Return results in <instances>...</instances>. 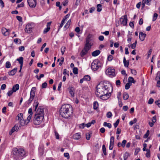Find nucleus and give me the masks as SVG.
Returning a JSON list of instances; mask_svg holds the SVG:
<instances>
[{"label":"nucleus","instance_id":"obj_41","mask_svg":"<svg viewBox=\"0 0 160 160\" xmlns=\"http://www.w3.org/2000/svg\"><path fill=\"white\" fill-rule=\"evenodd\" d=\"M50 29V27H48L47 28H46L44 29L43 30V33H46L47 32H48L49 31Z\"/></svg>","mask_w":160,"mask_h":160},{"label":"nucleus","instance_id":"obj_56","mask_svg":"<svg viewBox=\"0 0 160 160\" xmlns=\"http://www.w3.org/2000/svg\"><path fill=\"white\" fill-rule=\"evenodd\" d=\"M140 149L139 148H137L135 149V152H134V154L135 155H137L138 152L140 151Z\"/></svg>","mask_w":160,"mask_h":160},{"label":"nucleus","instance_id":"obj_59","mask_svg":"<svg viewBox=\"0 0 160 160\" xmlns=\"http://www.w3.org/2000/svg\"><path fill=\"white\" fill-rule=\"evenodd\" d=\"M24 49V47L23 46H20L19 48V50L20 51H23Z\"/></svg>","mask_w":160,"mask_h":160},{"label":"nucleus","instance_id":"obj_42","mask_svg":"<svg viewBox=\"0 0 160 160\" xmlns=\"http://www.w3.org/2000/svg\"><path fill=\"white\" fill-rule=\"evenodd\" d=\"M36 88L35 87H33L32 88L30 91V93L35 94Z\"/></svg>","mask_w":160,"mask_h":160},{"label":"nucleus","instance_id":"obj_63","mask_svg":"<svg viewBox=\"0 0 160 160\" xmlns=\"http://www.w3.org/2000/svg\"><path fill=\"white\" fill-rule=\"evenodd\" d=\"M104 39V36H100L98 37V39L100 41H102Z\"/></svg>","mask_w":160,"mask_h":160},{"label":"nucleus","instance_id":"obj_64","mask_svg":"<svg viewBox=\"0 0 160 160\" xmlns=\"http://www.w3.org/2000/svg\"><path fill=\"white\" fill-rule=\"evenodd\" d=\"M6 87V84H3L2 85V86H1V89L2 90H4L5 89Z\"/></svg>","mask_w":160,"mask_h":160},{"label":"nucleus","instance_id":"obj_23","mask_svg":"<svg viewBox=\"0 0 160 160\" xmlns=\"http://www.w3.org/2000/svg\"><path fill=\"white\" fill-rule=\"evenodd\" d=\"M35 96V94L30 93V97L29 99L28 100V102L29 103H30L33 100V98H34Z\"/></svg>","mask_w":160,"mask_h":160},{"label":"nucleus","instance_id":"obj_25","mask_svg":"<svg viewBox=\"0 0 160 160\" xmlns=\"http://www.w3.org/2000/svg\"><path fill=\"white\" fill-rule=\"evenodd\" d=\"M129 98L128 94L126 92H124L123 93V99L124 100H127Z\"/></svg>","mask_w":160,"mask_h":160},{"label":"nucleus","instance_id":"obj_35","mask_svg":"<svg viewBox=\"0 0 160 160\" xmlns=\"http://www.w3.org/2000/svg\"><path fill=\"white\" fill-rule=\"evenodd\" d=\"M158 16V15L157 13H154V14L153 15V16L152 21H155L157 19Z\"/></svg>","mask_w":160,"mask_h":160},{"label":"nucleus","instance_id":"obj_2","mask_svg":"<svg viewBox=\"0 0 160 160\" xmlns=\"http://www.w3.org/2000/svg\"><path fill=\"white\" fill-rule=\"evenodd\" d=\"M70 105L66 104L62 105L60 110V114L63 118H68L70 117L72 113L70 110L72 109Z\"/></svg>","mask_w":160,"mask_h":160},{"label":"nucleus","instance_id":"obj_30","mask_svg":"<svg viewBox=\"0 0 160 160\" xmlns=\"http://www.w3.org/2000/svg\"><path fill=\"white\" fill-rule=\"evenodd\" d=\"M39 102L36 101V100H35L34 103H33V106L35 107V111H36L38 106Z\"/></svg>","mask_w":160,"mask_h":160},{"label":"nucleus","instance_id":"obj_48","mask_svg":"<svg viewBox=\"0 0 160 160\" xmlns=\"http://www.w3.org/2000/svg\"><path fill=\"white\" fill-rule=\"evenodd\" d=\"M47 83L46 82H44L42 84V88H47Z\"/></svg>","mask_w":160,"mask_h":160},{"label":"nucleus","instance_id":"obj_29","mask_svg":"<svg viewBox=\"0 0 160 160\" xmlns=\"http://www.w3.org/2000/svg\"><path fill=\"white\" fill-rule=\"evenodd\" d=\"M83 78L85 81H90L91 80V77L88 75H85Z\"/></svg>","mask_w":160,"mask_h":160},{"label":"nucleus","instance_id":"obj_51","mask_svg":"<svg viewBox=\"0 0 160 160\" xmlns=\"http://www.w3.org/2000/svg\"><path fill=\"white\" fill-rule=\"evenodd\" d=\"M149 135V131L148 130L146 133L144 135L143 138H147Z\"/></svg>","mask_w":160,"mask_h":160},{"label":"nucleus","instance_id":"obj_28","mask_svg":"<svg viewBox=\"0 0 160 160\" xmlns=\"http://www.w3.org/2000/svg\"><path fill=\"white\" fill-rule=\"evenodd\" d=\"M103 125L104 127H107L109 128H110L112 127V125L110 123H108L106 122H104L103 123Z\"/></svg>","mask_w":160,"mask_h":160},{"label":"nucleus","instance_id":"obj_26","mask_svg":"<svg viewBox=\"0 0 160 160\" xmlns=\"http://www.w3.org/2000/svg\"><path fill=\"white\" fill-rule=\"evenodd\" d=\"M73 88L72 87H69L68 89L70 94L72 96H73L74 95V93L73 90Z\"/></svg>","mask_w":160,"mask_h":160},{"label":"nucleus","instance_id":"obj_8","mask_svg":"<svg viewBox=\"0 0 160 160\" xmlns=\"http://www.w3.org/2000/svg\"><path fill=\"white\" fill-rule=\"evenodd\" d=\"M17 118L21 126L25 125V120L23 119V114L22 113L18 114L17 116Z\"/></svg>","mask_w":160,"mask_h":160},{"label":"nucleus","instance_id":"obj_50","mask_svg":"<svg viewBox=\"0 0 160 160\" xmlns=\"http://www.w3.org/2000/svg\"><path fill=\"white\" fill-rule=\"evenodd\" d=\"M146 1V3L147 5L149 6L151 5L152 0H145Z\"/></svg>","mask_w":160,"mask_h":160},{"label":"nucleus","instance_id":"obj_3","mask_svg":"<svg viewBox=\"0 0 160 160\" xmlns=\"http://www.w3.org/2000/svg\"><path fill=\"white\" fill-rule=\"evenodd\" d=\"M33 119L34 124L38 125H39L42 122L44 118V113L43 108L39 107Z\"/></svg>","mask_w":160,"mask_h":160},{"label":"nucleus","instance_id":"obj_15","mask_svg":"<svg viewBox=\"0 0 160 160\" xmlns=\"http://www.w3.org/2000/svg\"><path fill=\"white\" fill-rule=\"evenodd\" d=\"M146 36V34L143 33L142 32H140L139 34V38L141 41H143Z\"/></svg>","mask_w":160,"mask_h":160},{"label":"nucleus","instance_id":"obj_1","mask_svg":"<svg viewBox=\"0 0 160 160\" xmlns=\"http://www.w3.org/2000/svg\"><path fill=\"white\" fill-rule=\"evenodd\" d=\"M112 91V87L108 82H104L103 83L99 84L97 87L96 95L103 100L108 99Z\"/></svg>","mask_w":160,"mask_h":160},{"label":"nucleus","instance_id":"obj_43","mask_svg":"<svg viewBox=\"0 0 160 160\" xmlns=\"http://www.w3.org/2000/svg\"><path fill=\"white\" fill-rule=\"evenodd\" d=\"M66 49V48L64 46L62 47L61 48V51L62 52V55H63L64 52L65 51V50Z\"/></svg>","mask_w":160,"mask_h":160},{"label":"nucleus","instance_id":"obj_33","mask_svg":"<svg viewBox=\"0 0 160 160\" xmlns=\"http://www.w3.org/2000/svg\"><path fill=\"white\" fill-rule=\"evenodd\" d=\"M102 150L103 151V154L105 155H107V152H106V148L105 147V145L103 144L102 145Z\"/></svg>","mask_w":160,"mask_h":160},{"label":"nucleus","instance_id":"obj_36","mask_svg":"<svg viewBox=\"0 0 160 160\" xmlns=\"http://www.w3.org/2000/svg\"><path fill=\"white\" fill-rule=\"evenodd\" d=\"M137 122V119L136 118H134L133 120L129 122V125L131 126L133 124Z\"/></svg>","mask_w":160,"mask_h":160},{"label":"nucleus","instance_id":"obj_61","mask_svg":"<svg viewBox=\"0 0 160 160\" xmlns=\"http://www.w3.org/2000/svg\"><path fill=\"white\" fill-rule=\"evenodd\" d=\"M46 46V43H44L43 45H42V46L41 48V49H40V51H42L43 50V48H44Z\"/></svg>","mask_w":160,"mask_h":160},{"label":"nucleus","instance_id":"obj_57","mask_svg":"<svg viewBox=\"0 0 160 160\" xmlns=\"http://www.w3.org/2000/svg\"><path fill=\"white\" fill-rule=\"evenodd\" d=\"M17 19L19 22H22V18L21 17L19 16H17L16 17Z\"/></svg>","mask_w":160,"mask_h":160},{"label":"nucleus","instance_id":"obj_49","mask_svg":"<svg viewBox=\"0 0 160 160\" xmlns=\"http://www.w3.org/2000/svg\"><path fill=\"white\" fill-rule=\"evenodd\" d=\"M131 71L132 74L134 75H135L137 74V72L135 70L131 69Z\"/></svg>","mask_w":160,"mask_h":160},{"label":"nucleus","instance_id":"obj_38","mask_svg":"<svg viewBox=\"0 0 160 160\" xmlns=\"http://www.w3.org/2000/svg\"><path fill=\"white\" fill-rule=\"evenodd\" d=\"M11 66V64L9 61H7L6 62L5 67L6 68H9Z\"/></svg>","mask_w":160,"mask_h":160},{"label":"nucleus","instance_id":"obj_62","mask_svg":"<svg viewBox=\"0 0 160 160\" xmlns=\"http://www.w3.org/2000/svg\"><path fill=\"white\" fill-rule=\"evenodd\" d=\"M113 56L111 55H109L108 58V59L109 61H111L113 59Z\"/></svg>","mask_w":160,"mask_h":160},{"label":"nucleus","instance_id":"obj_4","mask_svg":"<svg viewBox=\"0 0 160 160\" xmlns=\"http://www.w3.org/2000/svg\"><path fill=\"white\" fill-rule=\"evenodd\" d=\"M90 37L88 36L86 38V42L84 48L82 50L80 55L82 57H83L86 55L88 53V51L90 49L92 46V45L90 42Z\"/></svg>","mask_w":160,"mask_h":160},{"label":"nucleus","instance_id":"obj_31","mask_svg":"<svg viewBox=\"0 0 160 160\" xmlns=\"http://www.w3.org/2000/svg\"><path fill=\"white\" fill-rule=\"evenodd\" d=\"M98 104L97 102H94L93 105V108L95 110H96L98 107Z\"/></svg>","mask_w":160,"mask_h":160},{"label":"nucleus","instance_id":"obj_34","mask_svg":"<svg viewBox=\"0 0 160 160\" xmlns=\"http://www.w3.org/2000/svg\"><path fill=\"white\" fill-rule=\"evenodd\" d=\"M137 43V41L136 40L135 42L133 44H130V46L131 48L132 49H134L136 46Z\"/></svg>","mask_w":160,"mask_h":160},{"label":"nucleus","instance_id":"obj_18","mask_svg":"<svg viewBox=\"0 0 160 160\" xmlns=\"http://www.w3.org/2000/svg\"><path fill=\"white\" fill-rule=\"evenodd\" d=\"M81 138V135L80 133H77L74 134L73 136V138L75 140H78Z\"/></svg>","mask_w":160,"mask_h":160},{"label":"nucleus","instance_id":"obj_37","mask_svg":"<svg viewBox=\"0 0 160 160\" xmlns=\"http://www.w3.org/2000/svg\"><path fill=\"white\" fill-rule=\"evenodd\" d=\"M114 138L113 136H111L110 138V144L114 145Z\"/></svg>","mask_w":160,"mask_h":160},{"label":"nucleus","instance_id":"obj_19","mask_svg":"<svg viewBox=\"0 0 160 160\" xmlns=\"http://www.w3.org/2000/svg\"><path fill=\"white\" fill-rule=\"evenodd\" d=\"M18 127V125L17 124L15 125L12 128L11 131L9 132V134L10 135H11L13 132L17 130Z\"/></svg>","mask_w":160,"mask_h":160},{"label":"nucleus","instance_id":"obj_39","mask_svg":"<svg viewBox=\"0 0 160 160\" xmlns=\"http://www.w3.org/2000/svg\"><path fill=\"white\" fill-rule=\"evenodd\" d=\"M129 155V154L127 152H126L125 154H124L123 156V158L124 160H126L128 157Z\"/></svg>","mask_w":160,"mask_h":160},{"label":"nucleus","instance_id":"obj_46","mask_svg":"<svg viewBox=\"0 0 160 160\" xmlns=\"http://www.w3.org/2000/svg\"><path fill=\"white\" fill-rule=\"evenodd\" d=\"M73 72L74 74H76L78 73V69L77 68H74L73 69Z\"/></svg>","mask_w":160,"mask_h":160},{"label":"nucleus","instance_id":"obj_20","mask_svg":"<svg viewBox=\"0 0 160 160\" xmlns=\"http://www.w3.org/2000/svg\"><path fill=\"white\" fill-rule=\"evenodd\" d=\"M123 62L124 66L125 67L128 68L129 65V61L126 60L125 57L123 58Z\"/></svg>","mask_w":160,"mask_h":160},{"label":"nucleus","instance_id":"obj_24","mask_svg":"<svg viewBox=\"0 0 160 160\" xmlns=\"http://www.w3.org/2000/svg\"><path fill=\"white\" fill-rule=\"evenodd\" d=\"M128 82H130L131 84L132 83H135V81L134 80L133 78L132 77H129L128 78Z\"/></svg>","mask_w":160,"mask_h":160},{"label":"nucleus","instance_id":"obj_13","mask_svg":"<svg viewBox=\"0 0 160 160\" xmlns=\"http://www.w3.org/2000/svg\"><path fill=\"white\" fill-rule=\"evenodd\" d=\"M9 30L5 28H2V32L3 34L5 36H7L9 34Z\"/></svg>","mask_w":160,"mask_h":160},{"label":"nucleus","instance_id":"obj_53","mask_svg":"<svg viewBox=\"0 0 160 160\" xmlns=\"http://www.w3.org/2000/svg\"><path fill=\"white\" fill-rule=\"evenodd\" d=\"M115 83L116 85L117 86H120L121 84V82L119 80H118L116 81Z\"/></svg>","mask_w":160,"mask_h":160},{"label":"nucleus","instance_id":"obj_17","mask_svg":"<svg viewBox=\"0 0 160 160\" xmlns=\"http://www.w3.org/2000/svg\"><path fill=\"white\" fill-rule=\"evenodd\" d=\"M16 60L19 63L21 67H22L23 61V58L22 57H20L17 58Z\"/></svg>","mask_w":160,"mask_h":160},{"label":"nucleus","instance_id":"obj_44","mask_svg":"<svg viewBox=\"0 0 160 160\" xmlns=\"http://www.w3.org/2000/svg\"><path fill=\"white\" fill-rule=\"evenodd\" d=\"M146 156L147 158H149L150 157V150H148L147 151V153L146 154Z\"/></svg>","mask_w":160,"mask_h":160},{"label":"nucleus","instance_id":"obj_27","mask_svg":"<svg viewBox=\"0 0 160 160\" xmlns=\"http://www.w3.org/2000/svg\"><path fill=\"white\" fill-rule=\"evenodd\" d=\"M97 11L98 12H100L102 9V6L101 4H99L97 6Z\"/></svg>","mask_w":160,"mask_h":160},{"label":"nucleus","instance_id":"obj_58","mask_svg":"<svg viewBox=\"0 0 160 160\" xmlns=\"http://www.w3.org/2000/svg\"><path fill=\"white\" fill-rule=\"evenodd\" d=\"M64 156L65 157L67 158V159H69V154L68 152L64 153Z\"/></svg>","mask_w":160,"mask_h":160},{"label":"nucleus","instance_id":"obj_47","mask_svg":"<svg viewBox=\"0 0 160 160\" xmlns=\"http://www.w3.org/2000/svg\"><path fill=\"white\" fill-rule=\"evenodd\" d=\"M119 120L118 119H117L116 122L114 123V126L115 128H116L117 127L119 123Z\"/></svg>","mask_w":160,"mask_h":160},{"label":"nucleus","instance_id":"obj_10","mask_svg":"<svg viewBox=\"0 0 160 160\" xmlns=\"http://www.w3.org/2000/svg\"><path fill=\"white\" fill-rule=\"evenodd\" d=\"M29 6L32 8H34L36 6V0H27Z\"/></svg>","mask_w":160,"mask_h":160},{"label":"nucleus","instance_id":"obj_11","mask_svg":"<svg viewBox=\"0 0 160 160\" xmlns=\"http://www.w3.org/2000/svg\"><path fill=\"white\" fill-rule=\"evenodd\" d=\"M32 28L31 24H28L26 26L25 31L28 33H31L32 32Z\"/></svg>","mask_w":160,"mask_h":160},{"label":"nucleus","instance_id":"obj_21","mask_svg":"<svg viewBox=\"0 0 160 160\" xmlns=\"http://www.w3.org/2000/svg\"><path fill=\"white\" fill-rule=\"evenodd\" d=\"M100 53V51L97 50H95L92 52V56L96 57Z\"/></svg>","mask_w":160,"mask_h":160},{"label":"nucleus","instance_id":"obj_45","mask_svg":"<svg viewBox=\"0 0 160 160\" xmlns=\"http://www.w3.org/2000/svg\"><path fill=\"white\" fill-rule=\"evenodd\" d=\"M106 116L108 118H111L112 116V113L111 112H109L107 113Z\"/></svg>","mask_w":160,"mask_h":160},{"label":"nucleus","instance_id":"obj_32","mask_svg":"<svg viewBox=\"0 0 160 160\" xmlns=\"http://www.w3.org/2000/svg\"><path fill=\"white\" fill-rule=\"evenodd\" d=\"M132 85V84H131V83L128 82V83H127L125 85V89L126 90L128 89L129 88L130 86H131Z\"/></svg>","mask_w":160,"mask_h":160},{"label":"nucleus","instance_id":"obj_52","mask_svg":"<svg viewBox=\"0 0 160 160\" xmlns=\"http://www.w3.org/2000/svg\"><path fill=\"white\" fill-rule=\"evenodd\" d=\"M153 101L154 100L152 98H150L148 101V104H151L153 103Z\"/></svg>","mask_w":160,"mask_h":160},{"label":"nucleus","instance_id":"obj_7","mask_svg":"<svg viewBox=\"0 0 160 160\" xmlns=\"http://www.w3.org/2000/svg\"><path fill=\"white\" fill-rule=\"evenodd\" d=\"M120 24L123 26L127 25L128 22V17L126 15L122 16L119 20Z\"/></svg>","mask_w":160,"mask_h":160},{"label":"nucleus","instance_id":"obj_6","mask_svg":"<svg viewBox=\"0 0 160 160\" xmlns=\"http://www.w3.org/2000/svg\"><path fill=\"white\" fill-rule=\"evenodd\" d=\"M101 66L100 62L98 60H95L91 63V68L93 71L97 70Z\"/></svg>","mask_w":160,"mask_h":160},{"label":"nucleus","instance_id":"obj_14","mask_svg":"<svg viewBox=\"0 0 160 160\" xmlns=\"http://www.w3.org/2000/svg\"><path fill=\"white\" fill-rule=\"evenodd\" d=\"M17 86V85L15 86V87L16 88L15 90H14V87H12V90L9 91L7 92V94L8 96H10L12 94L13 92H16V91L18 90V88Z\"/></svg>","mask_w":160,"mask_h":160},{"label":"nucleus","instance_id":"obj_16","mask_svg":"<svg viewBox=\"0 0 160 160\" xmlns=\"http://www.w3.org/2000/svg\"><path fill=\"white\" fill-rule=\"evenodd\" d=\"M17 68H14L12 70L8 72V75L10 76H13L14 75L17 71Z\"/></svg>","mask_w":160,"mask_h":160},{"label":"nucleus","instance_id":"obj_40","mask_svg":"<svg viewBox=\"0 0 160 160\" xmlns=\"http://www.w3.org/2000/svg\"><path fill=\"white\" fill-rule=\"evenodd\" d=\"M127 143V141L125 140H123L121 144V147H122L123 148L125 147V145Z\"/></svg>","mask_w":160,"mask_h":160},{"label":"nucleus","instance_id":"obj_12","mask_svg":"<svg viewBox=\"0 0 160 160\" xmlns=\"http://www.w3.org/2000/svg\"><path fill=\"white\" fill-rule=\"evenodd\" d=\"M70 16V14H67L63 18V19L62 20L61 23L60 24V26H59V27L58 29V32L59 31L60 29L61 28H62L64 23H65V22L67 18H68Z\"/></svg>","mask_w":160,"mask_h":160},{"label":"nucleus","instance_id":"obj_9","mask_svg":"<svg viewBox=\"0 0 160 160\" xmlns=\"http://www.w3.org/2000/svg\"><path fill=\"white\" fill-rule=\"evenodd\" d=\"M106 73L108 75L114 76L115 74V69L111 68H108L106 70Z\"/></svg>","mask_w":160,"mask_h":160},{"label":"nucleus","instance_id":"obj_54","mask_svg":"<svg viewBox=\"0 0 160 160\" xmlns=\"http://www.w3.org/2000/svg\"><path fill=\"white\" fill-rule=\"evenodd\" d=\"M55 134L56 138L57 139H59V135L58 134V132H57L56 131H55Z\"/></svg>","mask_w":160,"mask_h":160},{"label":"nucleus","instance_id":"obj_60","mask_svg":"<svg viewBox=\"0 0 160 160\" xmlns=\"http://www.w3.org/2000/svg\"><path fill=\"white\" fill-rule=\"evenodd\" d=\"M121 129L119 128H118L117 130L116 134H119L121 133Z\"/></svg>","mask_w":160,"mask_h":160},{"label":"nucleus","instance_id":"obj_22","mask_svg":"<svg viewBox=\"0 0 160 160\" xmlns=\"http://www.w3.org/2000/svg\"><path fill=\"white\" fill-rule=\"evenodd\" d=\"M32 117V114H29L26 120H25V125L28 124L30 122Z\"/></svg>","mask_w":160,"mask_h":160},{"label":"nucleus","instance_id":"obj_5","mask_svg":"<svg viewBox=\"0 0 160 160\" xmlns=\"http://www.w3.org/2000/svg\"><path fill=\"white\" fill-rule=\"evenodd\" d=\"M13 152L14 155V157L16 158V159L20 157H24L25 155V151L22 148L18 149L17 148H14Z\"/></svg>","mask_w":160,"mask_h":160},{"label":"nucleus","instance_id":"obj_55","mask_svg":"<svg viewBox=\"0 0 160 160\" xmlns=\"http://www.w3.org/2000/svg\"><path fill=\"white\" fill-rule=\"evenodd\" d=\"M155 103L158 107L160 108V99L155 101Z\"/></svg>","mask_w":160,"mask_h":160}]
</instances>
